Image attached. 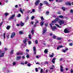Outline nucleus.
<instances>
[{
  "label": "nucleus",
  "instance_id": "f257e3e1",
  "mask_svg": "<svg viewBox=\"0 0 73 73\" xmlns=\"http://www.w3.org/2000/svg\"><path fill=\"white\" fill-rule=\"evenodd\" d=\"M58 22L59 23V25H60V26H62V24L64 23V21L62 20H60Z\"/></svg>",
  "mask_w": 73,
  "mask_h": 73
},
{
  "label": "nucleus",
  "instance_id": "f03ea898",
  "mask_svg": "<svg viewBox=\"0 0 73 73\" xmlns=\"http://www.w3.org/2000/svg\"><path fill=\"white\" fill-rule=\"evenodd\" d=\"M15 14L12 15V16L10 17V18L8 19V20L12 21V19H13L14 17H15Z\"/></svg>",
  "mask_w": 73,
  "mask_h": 73
},
{
  "label": "nucleus",
  "instance_id": "7ed1b4c3",
  "mask_svg": "<svg viewBox=\"0 0 73 73\" xmlns=\"http://www.w3.org/2000/svg\"><path fill=\"white\" fill-rule=\"evenodd\" d=\"M15 35H16L15 33V32L13 33L11 35V36H10V38H13V37H15Z\"/></svg>",
  "mask_w": 73,
  "mask_h": 73
},
{
  "label": "nucleus",
  "instance_id": "20e7f679",
  "mask_svg": "<svg viewBox=\"0 0 73 73\" xmlns=\"http://www.w3.org/2000/svg\"><path fill=\"white\" fill-rule=\"evenodd\" d=\"M28 40V38H26L25 39L23 40V42L25 44H27V42Z\"/></svg>",
  "mask_w": 73,
  "mask_h": 73
},
{
  "label": "nucleus",
  "instance_id": "39448f33",
  "mask_svg": "<svg viewBox=\"0 0 73 73\" xmlns=\"http://www.w3.org/2000/svg\"><path fill=\"white\" fill-rule=\"evenodd\" d=\"M59 20V19L58 18H56L55 20L53 21L52 23H57V21H58Z\"/></svg>",
  "mask_w": 73,
  "mask_h": 73
},
{
  "label": "nucleus",
  "instance_id": "423d86ee",
  "mask_svg": "<svg viewBox=\"0 0 73 73\" xmlns=\"http://www.w3.org/2000/svg\"><path fill=\"white\" fill-rule=\"evenodd\" d=\"M39 2H40V0H36L35 2V5H38V3H39Z\"/></svg>",
  "mask_w": 73,
  "mask_h": 73
},
{
  "label": "nucleus",
  "instance_id": "0eeeda50",
  "mask_svg": "<svg viewBox=\"0 0 73 73\" xmlns=\"http://www.w3.org/2000/svg\"><path fill=\"white\" fill-rule=\"evenodd\" d=\"M43 31L42 32V34H44L45 33V32H46V29L45 27H44V28H43Z\"/></svg>",
  "mask_w": 73,
  "mask_h": 73
},
{
  "label": "nucleus",
  "instance_id": "6e6552de",
  "mask_svg": "<svg viewBox=\"0 0 73 73\" xmlns=\"http://www.w3.org/2000/svg\"><path fill=\"white\" fill-rule=\"evenodd\" d=\"M64 32L66 33H70V31H69L66 29H65L64 30Z\"/></svg>",
  "mask_w": 73,
  "mask_h": 73
},
{
  "label": "nucleus",
  "instance_id": "1a4fd4ad",
  "mask_svg": "<svg viewBox=\"0 0 73 73\" xmlns=\"http://www.w3.org/2000/svg\"><path fill=\"white\" fill-rule=\"evenodd\" d=\"M60 71L61 72H64V70H63V66H60Z\"/></svg>",
  "mask_w": 73,
  "mask_h": 73
},
{
  "label": "nucleus",
  "instance_id": "9d476101",
  "mask_svg": "<svg viewBox=\"0 0 73 73\" xmlns=\"http://www.w3.org/2000/svg\"><path fill=\"white\" fill-rule=\"evenodd\" d=\"M66 5H69V6H70L71 5V3L70 2H66Z\"/></svg>",
  "mask_w": 73,
  "mask_h": 73
},
{
  "label": "nucleus",
  "instance_id": "9b49d317",
  "mask_svg": "<svg viewBox=\"0 0 73 73\" xmlns=\"http://www.w3.org/2000/svg\"><path fill=\"white\" fill-rule=\"evenodd\" d=\"M21 56H17V58H16L17 60H19L21 59Z\"/></svg>",
  "mask_w": 73,
  "mask_h": 73
},
{
  "label": "nucleus",
  "instance_id": "f8f14e48",
  "mask_svg": "<svg viewBox=\"0 0 73 73\" xmlns=\"http://www.w3.org/2000/svg\"><path fill=\"white\" fill-rule=\"evenodd\" d=\"M44 22L43 21H41L40 22V25L41 26H42L44 25Z\"/></svg>",
  "mask_w": 73,
  "mask_h": 73
},
{
  "label": "nucleus",
  "instance_id": "ddd939ff",
  "mask_svg": "<svg viewBox=\"0 0 73 73\" xmlns=\"http://www.w3.org/2000/svg\"><path fill=\"white\" fill-rule=\"evenodd\" d=\"M23 53L22 52H17V55H23Z\"/></svg>",
  "mask_w": 73,
  "mask_h": 73
},
{
  "label": "nucleus",
  "instance_id": "4468645a",
  "mask_svg": "<svg viewBox=\"0 0 73 73\" xmlns=\"http://www.w3.org/2000/svg\"><path fill=\"white\" fill-rule=\"evenodd\" d=\"M54 53H52V54H50L49 55V57H53L54 56Z\"/></svg>",
  "mask_w": 73,
  "mask_h": 73
},
{
  "label": "nucleus",
  "instance_id": "2eb2a0df",
  "mask_svg": "<svg viewBox=\"0 0 73 73\" xmlns=\"http://www.w3.org/2000/svg\"><path fill=\"white\" fill-rule=\"evenodd\" d=\"M55 60H56V58H54L52 60V63H54L55 62Z\"/></svg>",
  "mask_w": 73,
  "mask_h": 73
},
{
  "label": "nucleus",
  "instance_id": "dca6fc26",
  "mask_svg": "<svg viewBox=\"0 0 73 73\" xmlns=\"http://www.w3.org/2000/svg\"><path fill=\"white\" fill-rule=\"evenodd\" d=\"M34 29H32L31 31V33H32V35H33V34H34Z\"/></svg>",
  "mask_w": 73,
  "mask_h": 73
},
{
  "label": "nucleus",
  "instance_id": "f3484780",
  "mask_svg": "<svg viewBox=\"0 0 73 73\" xmlns=\"http://www.w3.org/2000/svg\"><path fill=\"white\" fill-rule=\"evenodd\" d=\"M58 17L60 18V19H63L64 16H63L62 15H59L58 16Z\"/></svg>",
  "mask_w": 73,
  "mask_h": 73
},
{
  "label": "nucleus",
  "instance_id": "a211bd4d",
  "mask_svg": "<svg viewBox=\"0 0 73 73\" xmlns=\"http://www.w3.org/2000/svg\"><path fill=\"white\" fill-rule=\"evenodd\" d=\"M52 67H50V70H52L53 69H54L53 68H54V66L52 65Z\"/></svg>",
  "mask_w": 73,
  "mask_h": 73
},
{
  "label": "nucleus",
  "instance_id": "6ab92c4d",
  "mask_svg": "<svg viewBox=\"0 0 73 73\" xmlns=\"http://www.w3.org/2000/svg\"><path fill=\"white\" fill-rule=\"evenodd\" d=\"M19 10L20 12H21V13H22V14H23V11H24V10L23 9V11H22L21 9V8H20Z\"/></svg>",
  "mask_w": 73,
  "mask_h": 73
},
{
  "label": "nucleus",
  "instance_id": "aec40b11",
  "mask_svg": "<svg viewBox=\"0 0 73 73\" xmlns=\"http://www.w3.org/2000/svg\"><path fill=\"white\" fill-rule=\"evenodd\" d=\"M19 34H20V35H22V34H23V32L21 31H19Z\"/></svg>",
  "mask_w": 73,
  "mask_h": 73
},
{
  "label": "nucleus",
  "instance_id": "412c9836",
  "mask_svg": "<svg viewBox=\"0 0 73 73\" xmlns=\"http://www.w3.org/2000/svg\"><path fill=\"white\" fill-rule=\"evenodd\" d=\"M40 73H45V72L43 71V69H41L40 70Z\"/></svg>",
  "mask_w": 73,
  "mask_h": 73
},
{
  "label": "nucleus",
  "instance_id": "4be33fe9",
  "mask_svg": "<svg viewBox=\"0 0 73 73\" xmlns=\"http://www.w3.org/2000/svg\"><path fill=\"white\" fill-rule=\"evenodd\" d=\"M44 52L45 53H46V54L47 53L48 50L47 49H46L44 51Z\"/></svg>",
  "mask_w": 73,
  "mask_h": 73
},
{
  "label": "nucleus",
  "instance_id": "5701e85b",
  "mask_svg": "<svg viewBox=\"0 0 73 73\" xmlns=\"http://www.w3.org/2000/svg\"><path fill=\"white\" fill-rule=\"evenodd\" d=\"M11 27V26H7V27L6 29L8 30H9V29H10V28Z\"/></svg>",
  "mask_w": 73,
  "mask_h": 73
},
{
  "label": "nucleus",
  "instance_id": "b1692460",
  "mask_svg": "<svg viewBox=\"0 0 73 73\" xmlns=\"http://www.w3.org/2000/svg\"><path fill=\"white\" fill-rule=\"evenodd\" d=\"M24 23H23V22H21L20 24V25L21 26H24Z\"/></svg>",
  "mask_w": 73,
  "mask_h": 73
},
{
  "label": "nucleus",
  "instance_id": "393cba45",
  "mask_svg": "<svg viewBox=\"0 0 73 73\" xmlns=\"http://www.w3.org/2000/svg\"><path fill=\"white\" fill-rule=\"evenodd\" d=\"M4 54V53H3L0 54V57H3Z\"/></svg>",
  "mask_w": 73,
  "mask_h": 73
},
{
  "label": "nucleus",
  "instance_id": "a878e982",
  "mask_svg": "<svg viewBox=\"0 0 73 73\" xmlns=\"http://www.w3.org/2000/svg\"><path fill=\"white\" fill-rule=\"evenodd\" d=\"M56 40H61V37H57L56 38Z\"/></svg>",
  "mask_w": 73,
  "mask_h": 73
},
{
  "label": "nucleus",
  "instance_id": "bb28decb",
  "mask_svg": "<svg viewBox=\"0 0 73 73\" xmlns=\"http://www.w3.org/2000/svg\"><path fill=\"white\" fill-rule=\"evenodd\" d=\"M62 9L63 10V11H65V9H66L65 8V7H62Z\"/></svg>",
  "mask_w": 73,
  "mask_h": 73
},
{
  "label": "nucleus",
  "instance_id": "cd10ccee",
  "mask_svg": "<svg viewBox=\"0 0 73 73\" xmlns=\"http://www.w3.org/2000/svg\"><path fill=\"white\" fill-rule=\"evenodd\" d=\"M12 64L13 66H14V65H15L16 64V62H13Z\"/></svg>",
  "mask_w": 73,
  "mask_h": 73
},
{
  "label": "nucleus",
  "instance_id": "c85d7f7f",
  "mask_svg": "<svg viewBox=\"0 0 73 73\" xmlns=\"http://www.w3.org/2000/svg\"><path fill=\"white\" fill-rule=\"evenodd\" d=\"M55 25H56V26H57V27L58 28H61V26H60L59 25H58L57 24H56Z\"/></svg>",
  "mask_w": 73,
  "mask_h": 73
},
{
  "label": "nucleus",
  "instance_id": "c756f323",
  "mask_svg": "<svg viewBox=\"0 0 73 73\" xmlns=\"http://www.w3.org/2000/svg\"><path fill=\"white\" fill-rule=\"evenodd\" d=\"M56 28H57V27H56L55 26H54L53 27V29L52 28V31H54V29H56Z\"/></svg>",
  "mask_w": 73,
  "mask_h": 73
},
{
  "label": "nucleus",
  "instance_id": "7c9ffc66",
  "mask_svg": "<svg viewBox=\"0 0 73 73\" xmlns=\"http://www.w3.org/2000/svg\"><path fill=\"white\" fill-rule=\"evenodd\" d=\"M44 4H46V5H48L49 4H48V3L47 2V1H44Z\"/></svg>",
  "mask_w": 73,
  "mask_h": 73
},
{
  "label": "nucleus",
  "instance_id": "2f4dec72",
  "mask_svg": "<svg viewBox=\"0 0 73 73\" xmlns=\"http://www.w3.org/2000/svg\"><path fill=\"white\" fill-rule=\"evenodd\" d=\"M33 50L34 52H36V47H33Z\"/></svg>",
  "mask_w": 73,
  "mask_h": 73
},
{
  "label": "nucleus",
  "instance_id": "473e14b6",
  "mask_svg": "<svg viewBox=\"0 0 73 73\" xmlns=\"http://www.w3.org/2000/svg\"><path fill=\"white\" fill-rule=\"evenodd\" d=\"M52 37L54 39H56L57 37V36H56V35H54Z\"/></svg>",
  "mask_w": 73,
  "mask_h": 73
},
{
  "label": "nucleus",
  "instance_id": "72a5a7b5",
  "mask_svg": "<svg viewBox=\"0 0 73 73\" xmlns=\"http://www.w3.org/2000/svg\"><path fill=\"white\" fill-rule=\"evenodd\" d=\"M50 25L51 28H52V25H54L53 24V23H51V24H50Z\"/></svg>",
  "mask_w": 73,
  "mask_h": 73
},
{
  "label": "nucleus",
  "instance_id": "f704fd0d",
  "mask_svg": "<svg viewBox=\"0 0 73 73\" xmlns=\"http://www.w3.org/2000/svg\"><path fill=\"white\" fill-rule=\"evenodd\" d=\"M9 13H6L5 14V16H8V15H9Z\"/></svg>",
  "mask_w": 73,
  "mask_h": 73
},
{
  "label": "nucleus",
  "instance_id": "c9c22d12",
  "mask_svg": "<svg viewBox=\"0 0 73 73\" xmlns=\"http://www.w3.org/2000/svg\"><path fill=\"white\" fill-rule=\"evenodd\" d=\"M35 42L36 44H38V40H36L35 41Z\"/></svg>",
  "mask_w": 73,
  "mask_h": 73
},
{
  "label": "nucleus",
  "instance_id": "e433bc0d",
  "mask_svg": "<svg viewBox=\"0 0 73 73\" xmlns=\"http://www.w3.org/2000/svg\"><path fill=\"white\" fill-rule=\"evenodd\" d=\"M17 17H21V14H19L17 15Z\"/></svg>",
  "mask_w": 73,
  "mask_h": 73
},
{
  "label": "nucleus",
  "instance_id": "4c0bfd02",
  "mask_svg": "<svg viewBox=\"0 0 73 73\" xmlns=\"http://www.w3.org/2000/svg\"><path fill=\"white\" fill-rule=\"evenodd\" d=\"M35 18V16H33L31 17V20H33Z\"/></svg>",
  "mask_w": 73,
  "mask_h": 73
},
{
  "label": "nucleus",
  "instance_id": "58836bf2",
  "mask_svg": "<svg viewBox=\"0 0 73 73\" xmlns=\"http://www.w3.org/2000/svg\"><path fill=\"white\" fill-rule=\"evenodd\" d=\"M32 65V64H31V63H29V64H27V66H31V65Z\"/></svg>",
  "mask_w": 73,
  "mask_h": 73
},
{
  "label": "nucleus",
  "instance_id": "ea45409f",
  "mask_svg": "<svg viewBox=\"0 0 73 73\" xmlns=\"http://www.w3.org/2000/svg\"><path fill=\"white\" fill-rule=\"evenodd\" d=\"M3 37H4V39H5V33H4L3 34Z\"/></svg>",
  "mask_w": 73,
  "mask_h": 73
},
{
  "label": "nucleus",
  "instance_id": "a19ab883",
  "mask_svg": "<svg viewBox=\"0 0 73 73\" xmlns=\"http://www.w3.org/2000/svg\"><path fill=\"white\" fill-rule=\"evenodd\" d=\"M40 56H38V55H36V58H39V57H40Z\"/></svg>",
  "mask_w": 73,
  "mask_h": 73
},
{
  "label": "nucleus",
  "instance_id": "79ce46f5",
  "mask_svg": "<svg viewBox=\"0 0 73 73\" xmlns=\"http://www.w3.org/2000/svg\"><path fill=\"white\" fill-rule=\"evenodd\" d=\"M63 1V0H60L58 1V2H59V3H61V2H62Z\"/></svg>",
  "mask_w": 73,
  "mask_h": 73
},
{
  "label": "nucleus",
  "instance_id": "37998d69",
  "mask_svg": "<svg viewBox=\"0 0 73 73\" xmlns=\"http://www.w3.org/2000/svg\"><path fill=\"white\" fill-rule=\"evenodd\" d=\"M29 37L30 39H31V38H32V37H31V35H29Z\"/></svg>",
  "mask_w": 73,
  "mask_h": 73
},
{
  "label": "nucleus",
  "instance_id": "c03bdc74",
  "mask_svg": "<svg viewBox=\"0 0 73 73\" xmlns=\"http://www.w3.org/2000/svg\"><path fill=\"white\" fill-rule=\"evenodd\" d=\"M40 19L41 20H44V18H43V17H40Z\"/></svg>",
  "mask_w": 73,
  "mask_h": 73
},
{
  "label": "nucleus",
  "instance_id": "a18cd8bd",
  "mask_svg": "<svg viewBox=\"0 0 73 73\" xmlns=\"http://www.w3.org/2000/svg\"><path fill=\"white\" fill-rule=\"evenodd\" d=\"M69 45H70V46H72L73 43H69Z\"/></svg>",
  "mask_w": 73,
  "mask_h": 73
},
{
  "label": "nucleus",
  "instance_id": "49530a36",
  "mask_svg": "<svg viewBox=\"0 0 73 73\" xmlns=\"http://www.w3.org/2000/svg\"><path fill=\"white\" fill-rule=\"evenodd\" d=\"M70 12L72 13H73V9H72L70 10Z\"/></svg>",
  "mask_w": 73,
  "mask_h": 73
},
{
  "label": "nucleus",
  "instance_id": "de8ad7c7",
  "mask_svg": "<svg viewBox=\"0 0 73 73\" xmlns=\"http://www.w3.org/2000/svg\"><path fill=\"white\" fill-rule=\"evenodd\" d=\"M61 13V12L60 11H58L57 12V14H58L59 15H60Z\"/></svg>",
  "mask_w": 73,
  "mask_h": 73
},
{
  "label": "nucleus",
  "instance_id": "09e8293b",
  "mask_svg": "<svg viewBox=\"0 0 73 73\" xmlns=\"http://www.w3.org/2000/svg\"><path fill=\"white\" fill-rule=\"evenodd\" d=\"M14 51L13 50H12L11 51V54H13V53Z\"/></svg>",
  "mask_w": 73,
  "mask_h": 73
},
{
  "label": "nucleus",
  "instance_id": "8fccbe9b",
  "mask_svg": "<svg viewBox=\"0 0 73 73\" xmlns=\"http://www.w3.org/2000/svg\"><path fill=\"white\" fill-rule=\"evenodd\" d=\"M46 13L47 15H49V11H47L46 12Z\"/></svg>",
  "mask_w": 73,
  "mask_h": 73
},
{
  "label": "nucleus",
  "instance_id": "3c124183",
  "mask_svg": "<svg viewBox=\"0 0 73 73\" xmlns=\"http://www.w3.org/2000/svg\"><path fill=\"white\" fill-rule=\"evenodd\" d=\"M59 46V47L60 48H63V47H64V46H62V45H60Z\"/></svg>",
  "mask_w": 73,
  "mask_h": 73
},
{
  "label": "nucleus",
  "instance_id": "603ef678",
  "mask_svg": "<svg viewBox=\"0 0 73 73\" xmlns=\"http://www.w3.org/2000/svg\"><path fill=\"white\" fill-rule=\"evenodd\" d=\"M35 71L37 72H38V69L37 68H35Z\"/></svg>",
  "mask_w": 73,
  "mask_h": 73
},
{
  "label": "nucleus",
  "instance_id": "864d4df0",
  "mask_svg": "<svg viewBox=\"0 0 73 73\" xmlns=\"http://www.w3.org/2000/svg\"><path fill=\"white\" fill-rule=\"evenodd\" d=\"M48 23H46L45 24V26L46 27H48Z\"/></svg>",
  "mask_w": 73,
  "mask_h": 73
},
{
  "label": "nucleus",
  "instance_id": "5fc2aeb1",
  "mask_svg": "<svg viewBox=\"0 0 73 73\" xmlns=\"http://www.w3.org/2000/svg\"><path fill=\"white\" fill-rule=\"evenodd\" d=\"M48 64V62L47 61H46L44 62V64Z\"/></svg>",
  "mask_w": 73,
  "mask_h": 73
},
{
  "label": "nucleus",
  "instance_id": "6e6d98bb",
  "mask_svg": "<svg viewBox=\"0 0 73 73\" xmlns=\"http://www.w3.org/2000/svg\"><path fill=\"white\" fill-rule=\"evenodd\" d=\"M62 52H64V53H65V52H66V51L64 49L62 51Z\"/></svg>",
  "mask_w": 73,
  "mask_h": 73
},
{
  "label": "nucleus",
  "instance_id": "4d7b16f0",
  "mask_svg": "<svg viewBox=\"0 0 73 73\" xmlns=\"http://www.w3.org/2000/svg\"><path fill=\"white\" fill-rule=\"evenodd\" d=\"M32 12H33V13L35 12V9H33V10H32Z\"/></svg>",
  "mask_w": 73,
  "mask_h": 73
},
{
  "label": "nucleus",
  "instance_id": "13d9d810",
  "mask_svg": "<svg viewBox=\"0 0 73 73\" xmlns=\"http://www.w3.org/2000/svg\"><path fill=\"white\" fill-rule=\"evenodd\" d=\"M9 35H7V38H9Z\"/></svg>",
  "mask_w": 73,
  "mask_h": 73
},
{
  "label": "nucleus",
  "instance_id": "bf43d9fd",
  "mask_svg": "<svg viewBox=\"0 0 73 73\" xmlns=\"http://www.w3.org/2000/svg\"><path fill=\"white\" fill-rule=\"evenodd\" d=\"M31 41H29V42H28L29 44H31Z\"/></svg>",
  "mask_w": 73,
  "mask_h": 73
},
{
  "label": "nucleus",
  "instance_id": "052dcab7",
  "mask_svg": "<svg viewBox=\"0 0 73 73\" xmlns=\"http://www.w3.org/2000/svg\"><path fill=\"white\" fill-rule=\"evenodd\" d=\"M70 72H71V73H73V70H70Z\"/></svg>",
  "mask_w": 73,
  "mask_h": 73
},
{
  "label": "nucleus",
  "instance_id": "680f3d73",
  "mask_svg": "<svg viewBox=\"0 0 73 73\" xmlns=\"http://www.w3.org/2000/svg\"><path fill=\"white\" fill-rule=\"evenodd\" d=\"M29 55H27L26 56V57L27 58H29Z\"/></svg>",
  "mask_w": 73,
  "mask_h": 73
},
{
  "label": "nucleus",
  "instance_id": "e2e57ef3",
  "mask_svg": "<svg viewBox=\"0 0 73 73\" xmlns=\"http://www.w3.org/2000/svg\"><path fill=\"white\" fill-rule=\"evenodd\" d=\"M50 35L51 36H53V34H52V33H51L50 34Z\"/></svg>",
  "mask_w": 73,
  "mask_h": 73
},
{
  "label": "nucleus",
  "instance_id": "0e129e2a",
  "mask_svg": "<svg viewBox=\"0 0 73 73\" xmlns=\"http://www.w3.org/2000/svg\"><path fill=\"white\" fill-rule=\"evenodd\" d=\"M40 6H42V5H43V4L41 3H40Z\"/></svg>",
  "mask_w": 73,
  "mask_h": 73
},
{
  "label": "nucleus",
  "instance_id": "69168bd1",
  "mask_svg": "<svg viewBox=\"0 0 73 73\" xmlns=\"http://www.w3.org/2000/svg\"><path fill=\"white\" fill-rule=\"evenodd\" d=\"M31 24H32V25H33V22L31 21Z\"/></svg>",
  "mask_w": 73,
  "mask_h": 73
},
{
  "label": "nucleus",
  "instance_id": "338daca9",
  "mask_svg": "<svg viewBox=\"0 0 73 73\" xmlns=\"http://www.w3.org/2000/svg\"><path fill=\"white\" fill-rule=\"evenodd\" d=\"M60 47L59 46L57 48V50H59V49H60Z\"/></svg>",
  "mask_w": 73,
  "mask_h": 73
},
{
  "label": "nucleus",
  "instance_id": "774afa93",
  "mask_svg": "<svg viewBox=\"0 0 73 73\" xmlns=\"http://www.w3.org/2000/svg\"><path fill=\"white\" fill-rule=\"evenodd\" d=\"M26 51L27 52H29V50H28L27 49H26Z\"/></svg>",
  "mask_w": 73,
  "mask_h": 73
}]
</instances>
